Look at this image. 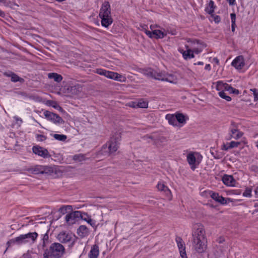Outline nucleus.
Masks as SVG:
<instances>
[{
	"mask_svg": "<svg viewBox=\"0 0 258 258\" xmlns=\"http://www.w3.org/2000/svg\"><path fill=\"white\" fill-rule=\"evenodd\" d=\"M49 243V236L48 234L47 233H45L43 237L42 238V247L44 250L45 249L44 248L46 247L47 245Z\"/></svg>",
	"mask_w": 258,
	"mask_h": 258,
	"instance_id": "f704fd0d",
	"label": "nucleus"
},
{
	"mask_svg": "<svg viewBox=\"0 0 258 258\" xmlns=\"http://www.w3.org/2000/svg\"><path fill=\"white\" fill-rule=\"evenodd\" d=\"M216 6L214 5V2L212 0H210L208 4V6L206 8L205 11L209 14H212L214 13Z\"/></svg>",
	"mask_w": 258,
	"mask_h": 258,
	"instance_id": "c85d7f7f",
	"label": "nucleus"
},
{
	"mask_svg": "<svg viewBox=\"0 0 258 258\" xmlns=\"http://www.w3.org/2000/svg\"><path fill=\"white\" fill-rule=\"evenodd\" d=\"M9 3V0H0V5L3 4L4 6H8Z\"/></svg>",
	"mask_w": 258,
	"mask_h": 258,
	"instance_id": "de8ad7c7",
	"label": "nucleus"
},
{
	"mask_svg": "<svg viewBox=\"0 0 258 258\" xmlns=\"http://www.w3.org/2000/svg\"><path fill=\"white\" fill-rule=\"evenodd\" d=\"M251 189L250 188H246L243 193V196L246 197H250L251 196Z\"/></svg>",
	"mask_w": 258,
	"mask_h": 258,
	"instance_id": "37998d69",
	"label": "nucleus"
},
{
	"mask_svg": "<svg viewBox=\"0 0 258 258\" xmlns=\"http://www.w3.org/2000/svg\"><path fill=\"white\" fill-rule=\"evenodd\" d=\"M36 138L37 141L43 142L46 140L47 137L42 135L37 134L36 135Z\"/></svg>",
	"mask_w": 258,
	"mask_h": 258,
	"instance_id": "ea45409f",
	"label": "nucleus"
},
{
	"mask_svg": "<svg viewBox=\"0 0 258 258\" xmlns=\"http://www.w3.org/2000/svg\"><path fill=\"white\" fill-rule=\"evenodd\" d=\"M95 72L100 75L104 76L108 78L110 71L102 69H97L96 70Z\"/></svg>",
	"mask_w": 258,
	"mask_h": 258,
	"instance_id": "72a5a7b5",
	"label": "nucleus"
},
{
	"mask_svg": "<svg viewBox=\"0 0 258 258\" xmlns=\"http://www.w3.org/2000/svg\"><path fill=\"white\" fill-rule=\"evenodd\" d=\"M224 91V90H222L218 93L219 96L222 98L225 99L227 101H231V98L230 96L226 95Z\"/></svg>",
	"mask_w": 258,
	"mask_h": 258,
	"instance_id": "e433bc0d",
	"label": "nucleus"
},
{
	"mask_svg": "<svg viewBox=\"0 0 258 258\" xmlns=\"http://www.w3.org/2000/svg\"><path fill=\"white\" fill-rule=\"evenodd\" d=\"M101 19V24L103 27H108L112 23L111 17L100 18Z\"/></svg>",
	"mask_w": 258,
	"mask_h": 258,
	"instance_id": "cd10ccee",
	"label": "nucleus"
},
{
	"mask_svg": "<svg viewBox=\"0 0 258 258\" xmlns=\"http://www.w3.org/2000/svg\"><path fill=\"white\" fill-rule=\"evenodd\" d=\"M216 89L218 91L224 89L225 91H229L230 93H233L237 95L239 94V93L238 90L233 88L228 84L226 83H223L220 81H218L217 82Z\"/></svg>",
	"mask_w": 258,
	"mask_h": 258,
	"instance_id": "1a4fd4ad",
	"label": "nucleus"
},
{
	"mask_svg": "<svg viewBox=\"0 0 258 258\" xmlns=\"http://www.w3.org/2000/svg\"><path fill=\"white\" fill-rule=\"evenodd\" d=\"M148 103L143 100H140L138 102L137 106L140 108H146L148 107Z\"/></svg>",
	"mask_w": 258,
	"mask_h": 258,
	"instance_id": "58836bf2",
	"label": "nucleus"
},
{
	"mask_svg": "<svg viewBox=\"0 0 258 258\" xmlns=\"http://www.w3.org/2000/svg\"><path fill=\"white\" fill-rule=\"evenodd\" d=\"M120 138V134L116 133L111 138L110 141L107 143L109 154H113L117 150L119 147Z\"/></svg>",
	"mask_w": 258,
	"mask_h": 258,
	"instance_id": "20e7f679",
	"label": "nucleus"
},
{
	"mask_svg": "<svg viewBox=\"0 0 258 258\" xmlns=\"http://www.w3.org/2000/svg\"><path fill=\"white\" fill-rule=\"evenodd\" d=\"M11 241L19 245L27 242L24 234L20 235L19 236L12 239Z\"/></svg>",
	"mask_w": 258,
	"mask_h": 258,
	"instance_id": "b1692460",
	"label": "nucleus"
},
{
	"mask_svg": "<svg viewBox=\"0 0 258 258\" xmlns=\"http://www.w3.org/2000/svg\"><path fill=\"white\" fill-rule=\"evenodd\" d=\"M143 73L148 77L155 80L166 81L171 83H176L177 80L176 77L173 74L158 71L151 68L144 70Z\"/></svg>",
	"mask_w": 258,
	"mask_h": 258,
	"instance_id": "f257e3e1",
	"label": "nucleus"
},
{
	"mask_svg": "<svg viewBox=\"0 0 258 258\" xmlns=\"http://www.w3.org/2000/svg\"><path fill=\"white\" fill-rule=\"evenodd\" d=\"M158 27H159V26L157 25H152L150 26V28L152 30V31L154 30L155 28Z\"/></svg>",
	"mask_w": 258,
	"mask_h": 258,
	"instance_id": "6e6d98bb",
	"label": "nucleus"
},
{
	"mask_svg": "<svg viewBox=\"0 0 258 258\" xmlns=\"http://www.w3.org/2000/svg\"><path fill=\"white\" fill-rule=\"evenodd\" d=\"M48 77L50 79H53L57 83L60 82L62 80V77L55 73H50L48 74Z\"/></svg>",
	"mask_w": 258,
	"mask_h": 258,
	"instance_id": "5701e85b",
	"label": "nucleus"
},
{
	"mask_svg": "<svg viewBox=\"0 0 258 258\" xmlns=\"http://www.w3.org/2000/svg\"><path fill=\"white\" fill-rule=\"evenodd\" d=\"M213 61L215 62L217 64L219 63V60L217 57H214L213 58Z\"/></svg>",
	"mask_w": 258,
	"mask_h": 258,
	"instance_id": "0e129e2a",
	"label": "nucleus"
},
{
	"mask_svg": "<svg viewBox=\"0 0 258 258\" xmlns=\"http://www.w3.org/2000/svg\"><path fill=\"white\" fill-rule=\"evenodd\" d=\"M82 212L81 211H76L72 212L66 216V221L69 225L73 224L82 216Z\"/></svg>",
	"mask_w": 258,
	"mask_h": 258,
	"instance_id": "0eeeda50",
	"label": "nucleus"
},
{
	"mask_svg": "<svg viewBox=\"0 0 258 258\" xmlns=\"http://www.w3.org/2000/svg\"><path fill=\"white\" fill-rule=\"evenodd\" d=\"M229 149H231V148L229 147V144H224L222 147V149L223 150H228Z\"/></svg>",
	"mask_w": 258,
	"mask_h": 258,
	"instance_id": "603ef678",
	"label": "nucleus"
},
{
	"mask_svg": "<svg viewBox=\"0 0 258 258\" xmlns=\"http://www.w3.org/2000/svg\"><path fill=\"white\" fill-rule=\"evenodd\" d=\"M210 15L211 17L213 18L214 21L216 23L218 24L221 21V18L219 16L215 15L213 14V13Z\"/></svg>",
	"mask_w": 258,
	"mask_h": 258,
	"instance_id": "79ce46f5",
	"label": "nucleus"
},
{
	"mask_svg": "<svg viewBox=\"0 0 258 258\" xmlns=\"http://www.w3.org/2000/svg\"><path fill=\"white\" fill-rule=\"evenodd\" d=\"M230 6H234L236 4L235 0H226Z\"/></svg>",
	"mask_w": 258,
	"mask_h": 258,
	"instance_id": "3c124183",
	"label": "nucleus"
},
{
	"mask_svg": "<svg viewBox=\"0 0 258 258\" xmlns=\"http://www.w3.org/2000/svg\"><path fill=\"white\" fill-rule=\"evenodd\" d=\"M28 171L31 173L38 174H43L45 172V168L43 166L37 165L33 168L28 169Z\"/></svg>",
	"mask_w": 258,
	"mask_h": 258,
	"instance_id": "aec40b11",
	"label": "nucleus"
},
{
	"mask_svg": "<svg viewBox=\"0 0 258 258\" xmlns=\"http://www.w3.org/2000/svg\"><path fill=\"white\" fill-rule=\"evenodd\" d=\"M202 51V48H194L191 50V52H194L196 54H198Z\"/></svg>",
	"mask_w": 258,
	"mask_h": 258,
	"instance_id": "8fccbe9b",
	"label": "nucleus"
},
{
	"mask_svg": "<svg viewBox=\"0 0 258 258\" xmlns=\"http://www.w3.org/2000/svg\"><path fill=\"white\" fill-rule=\"evenodd\" d=\"M166 36V33L160 30H153V38L161 39Z\"/></svg>",
	"mask_w": 258,
	"mask_h": 258,
	"instance_id": "c756f323",
	"label": "nucleus"
},
{
	"mask_svg": "<svg viewBox=\"0 0 258 258\" xmlns=\"http://www.w3.org/2000/svg\"><path fill=\"white\" fill-rule=\"evenodd\" d=\"M200 41L199 40H194V44L197 43V44H200Z\"/></svg>",
	"mask_w": 258,
	"mask_h": 258,
	"instance_id": "774afa93",
	"label": "nucleus"
},
{
	"mask_svg": "<svg viewBox=\"0 0 258 258\" xmlns=\"http://www.w3.org/2000/svg\"><path fill=\"white\" fill-rule=\"evenodd\" d=\"M14 118H15V119L16 121H20L21 122H22V119H21V118H19V117H18V116H15V117H14Z\"/></svg>",
	"mask_w": 258,
	"mask_h": 258,
	"instance_id": "052dcab7",
	"label": "nucleus"
},
{
	"mask_svg": "<svg viewBox=\"0 0 258 258\" xmlns=\"http://www.w3.org/2000/svg\"><path fill=\"white\" fill-rule=\"evenodd\" d=\"M99 253V246L96 245H93L91 248L89 253V258H97Z\"/></svg>",
	"mask_w": 258,
	"mask_h": 258,
	"instance_id": "6ab92c4d",
	"label": "nucleus"
},
{
	"mask_svg": "<svg viewBox=\"0 0 258 258\" xmlns=\"http://www.w3.org/2000/svg\"><path fill=\"white\" fill-rule=\"evenodd\" d=\"M80 218L82 220L86 221L88 223H89L92 227H94V226H95L96 222L94 220H93L91 218V217L88 214H87V213H84V212H83V213L82 212V216L80 217Z\"/></svg>",
	"mask_w": 258,
	"mask_h": 258,
	"instance_id": "412c9836",
	"label": "nucleus"
},
{
	"mask_svg": "<svg viewBox=\"0 0 258 258\" xmlns=\"http://www.w3.org/2000/svg\"><path fill=\"white\" fill-rule=\"evenodd\" d=\"M230 139L231 138L237 140L243 136V133L237 129H231L230 133Z\"/></svg>",
	"mask_w": 258,
	"mask_h": 258,
	"instance_id": "4be33fe9",
	"label": "nucleus"
},
{
	"mask_svg": "<svg viewBox=\"0 0 258 258\" xmlns=\"http://www.w3.org/2000/svg\"><path fill=\"white\" fill-rule=\"evenodd\" d=\"M230 17L231 19V24H235L236 22V14L235 13H232L230 14Z\"/></svg>",
	"mask_w": 258,
	"mask_h": 258,
	"instance_id": "a18cd8bd",
	"label": "nucleus"
},
{
	"mask_svg": "<svg viewBox=\"0 0 258 258\" xmlns=\"http://www.w3.org/2000/svg\"><path fill=\"white\" fill-rule=\"evenodd\" d=\"M52 257L50 256L49 254L47 253V252L44 250L43 253V258H52Z\"/></svg>",
	"mask_w": 258,
	"mask_h": 258,
	"instance_id": "5fc2aeb1",
	"label": "nucleus"
},
{
	"mask_svg": "<svg viewBox=\"0 0 258 258\" xmlns=\"http://www.w3.org/2000/svg\"><path fill=\"white\" fill-rule=\"evenodd\" d=\"M194 52H190L189 53V59H190V58H194L195 57V55L194 54Z\"/></svg>",
	"mask_w": 258,
	"mask_h": 258,
	"instance_id": "680f3d73",
	"label": "nucleus"
},
{
	"mask_svg": "<svg viewBox=\"0 0 258 258\" xmlns=\"http://www.w3.org/2000/svg\"><path fill=\"white\" fill-rule=\"evenodd\" d=\"M236 24H231V30L233 32L235 31V28H236Z\"/></svg>",
	"mask_w": 258,
	"mask_h": 258,
	"instance_id": "bf43d9fd",
	"label": "nucleus"
},
{
	"mask_svg": "<svg viewBox=\"0 0 258 258\" xmlns=\"http://www.w3.org/2000/svg\"><path fill=\"white\" fill-rule=\"evenodd\" d=\"M146 34L150 38H153V30L152 31L145 30Z\"/></svg>",
	"mask_w": 258,
	"mask_h": 258,
	"instance_id": "09e8293b",
	"label": "nucleus"
},
{
	"mask_svg": "<svg viewBox=\"0 0 258 258\" xmlns=\"http://www.w3.org/2000/svg\"><path fill=\"white\" fill-rule=\"evenodd\" d=\"M194 64H195V65H203L204 62L202 61H198L197 63H195Z\"/></svg>",
	"mask_w": 258,
	"mask_h": 258,
	"instance_id": "e2e57ef3",
	"label": "nucleus"
},
{
	"mask_svg": "<svg viewBox=\"0 0 258 258\" xmlns=\"http://www.w3.org/2000/svg\"><path fill=\"white\" fill-rule=\"evenodd\" d=\"M232 66L236 69L241 70L245 65L244 57L242 55L237 56L232 62Z\"/></svg>",
	"mask_w": 258,
	"mask_h": 258,
	"instance_id": "4468645a",
	"label": "nucleus"
},
{
	"mask_svg": "<svg viewBox=\"0 0 258 258\" xmlns=\"http://www.w3.org/2000/svg\"><path fill=\"white\" fill-rule=\"evenodd\" d=\"M157 187L159 190L164 191L167 196L171 194L170 189L162 182H159Z\"/></svg>",
	"mask_w": 258,
	"mask_h": 258,
	"instance_id": "a878e982",
	"label": "nucleus"
},
{
	"mask_svg": "<svg viewBox=\"0 0 258 258\" xmlns=\"http://www.w3.org/2000/svg\"><path fill=\"white\" fill-rule=\"evenodd\" d=\"M205 69L206 70L210 71L211 70V66L210 64H207L205 66Z\"/></svg>",
	"mask_w": 258,
	"mask_h": 258,
	"instance_id": "4d7b16f0",
	"label": "nucleus"
},
{
	"mask_svg": "<svg viewBox=\"0 0 258 258\" xmlns=\"http://www.w3.org/2000/svg\"><path fill=\"white\" fill-rule=\"evenodd\" d=\"M165 118L168 120L169 123L173 126H177V122L176 121V118L175 115L173 114H167L166 115Z\"/></svg>",
	"mask_w": 258,
	"mask_h": 258,
	"instance_id": "393cba45",
	"label": "nucleus"
},
{
	"mask_svg": "<svg viewBox=\"0 0 258 258\" xmlns=\"http://www.w3.org/2000/svg\"><path fill=\"white\" fill-rule=\"evenodd\" d=\"M53 258H61L66 253L64 246L59 242H54L52 243L48 248L44 249Z\"/></svg>",
	"mask_w": 258,
	"mask_h": 258,
	"instance_id": "f03ea898",
	"label": "nucleus"
},
{
	"mask_svg": "<svg viewBox=\"0 0 258 258\" xmlns=\"http://www.w3.org/2000/svg\"><path fill=\"white\" fill-rule=\"evenodd\" d=\"M54 104L52 105V107L58 109L59 106L56 102H53Z\"/></svg>",
	"mask_w": 258,
	"mask_h": 258,
	"instance_id": "13d9d810",
	"label": "nucleus"
},
{
	"mask_svg": "<svg viewBox=\"0 0 258 258\" xmlns=\"http://www.w3.org/2000/svg\"><path fill=\"white\" fill-rule=\"evenodd\" d=\"M53 137L57 140L64 141L67 139V136L64 135L54 134Z\"/></svg>",
	"mask_w": 258,
	"mask_h": 258,
	"instance_id": "4c0bfd02",
	"label": "nucleus"
},
{
	"mask_svg": "<svg viewBox=\"0 0 258 258\" xmlns=\"http://www.w3.org/2000/svg\"><path fill=\"white\" fill-rule=\"evenodd\" d=\"M5 15V13L0 10V16L4 17Z\"/></svg>",
	"mask_w": 258,
	"mask_h": 258,
	"instance_id": "69168bd1",
	"label": "nucleus"
},
{
	"mask_svg": "<svg viewBox=\"0 0 258 258\" xmlns=\"http://www.w3.org/2000/svg\"><path fill=\"white\" fill-rule=\"evenodd\" d=\"M108 78L119 81L120 82H125L126 80L124 76L111 71H110Z\"/></svg>",
	"mask_w": 258,
	"mask_h": 258,
	"instance_id": "dca6fc26",
	"label": "nucleus"
},
{
	"mask_svg": "<svg viewBox=\"0 0 258 258\" xmlns=\"http://www.w3.org/2000/svg\"><path fill=\"white\" fill-rule=\"evenodd\" d=\"M11 81L14 82H17L20 81L22 79L15 74H12L11 75Z\"/></svg>",
	"mask_w": 258,
	"mask_h": 258,
	"instance_id": "a19ab883",
	"label": "nucleus"
},
{
	"mask_svg": "<svg viewBox=\"0 0 258 258\" xmlns=\"http://www.w3.org/2000/svg\"><path fill=\"white\" fill-rule=\"evenodd\" d=\"M205 235V231L202 224L197 223L194 225L192 232V239H206Z\"/></svg>",
	"mask_w": 258,
	"mask_h": 258,
	"instance_id": "39448f33",
	"label": "nucleus"
},
{
	"mask_svg": "<svg viewBox=\"0 0 258 258\" xmlns=\"http://www.w3.org/2000/svg\"><path fill=\"white\" fill-rule=\"evenodd\" d=\"M25 239L27 242H29L30 240L34 242L36 239L38 234L36 232L28 233L27 234H24Z\"/></svg>",
	"mask_w": 258,
	"mask_h": 258,
	"instance_id": "bb28decb",
	"label": "nucleus"
},
{
	"mask_svg": "<svg viewBox=\"0 0 258 258\" xmlns=\"http://www.w3.org/2000/svg\"><path fill=\"white\" fill-rule=\"evenodd\" d=\"M73 159L76 162H82L85 161L86 158L84 155L78 154L74 156Z\"/></svg>",
	"mask_w": 258,
	"mask_h": 258,
	"instance_id": "c9c22d12",
	"label": "nucleus"
},
{
	"mask_svg": "<svg viewBox=\"0 0 258 258\" xmlns=\"http://www.w3.org/2000/svg\"><path fill=\"white\" fill-rule=\"evenodd\" d=\"M255 195L258 197V187H257L254 190Z\"/></svg>",
	"mask_w": 258,
	"mask_h": 258,
	"instance_id": "338daca9",
	"label": "nucleus"
},
{
	"mask_svg": "<svg viewBox=\"0 0 258 258\" xmlns=\"http://www.w3.org/2000/svg\"><path fill=\"white\" fill-rule=\"evenodd\" d=\"M205 242L206 239H192L193 247L198 253H202L205 251L207 247Z\"/></svg>",
	"mask_w": 258,
	"mask_h": 258,
	"instance_id": "423d86ee",
	"label": "nucleus"
},
{
	"mask_svg": "<svg viewBox=\"0 0 258 258\" xmlns=\"http://www.w3.org/2000/svg\"><path fill=\"white\" fill-rule=\"evenodd\" d=\"M253 92V95H254V100H258V90H257L256 89H254L253 90H251Z\"/></svg>",
	"mask_w": 258,
	"mask_h": 258,
	"instance_id": "49530a36",
	"label": "nucleus"
},
{
	"mask_svg": "<svg viewBox=\"0 0 258 258\" xmlns=\"http://www.w3.org/2000/svg\"><path fill=\"white\" fill-rule=\"evenodd\" d=\"M240 145L239 142L232 141L229 143V147L231 148L237 147Z\"/></svg>",
	"mask_w": 258,
	"mask_h": 258,
	"instance_id": "c03bdc74",
	"label": "nucleus"
},
{
	"mask_svg": "<svg viewBox=\"0 0 258 258\" xmlns=\"http://www.w3.org/2000/svg\"><path fill=\"white\" fill-rule=\"evenodd\" d=\"M210 195L211 197L215 201L220 203L222 205H226L227 204L228 202H231L230 199L229 198H225L222 196H221L219 195L218 193L213 192L212 191H210Z\"/></svg>",
	"mask_w": 258,
	"mask_h": 258,
	"instance_id": "ddd939ff",
	"label": "nucleus"
},
{
	"mask_svg": "<svg viewBox=\"0 0 258 258\" xmlns=\"http://www.w3.org/2000/svg\"><path fill=\"white\" fill-rule=\"evenodd\" d=\"M177 122L184 124L186 122L185 116L182 113H177L175 115Z\"/></svg>",
	"mask_w": 258,
	"mask_h": 258,
	"instance_id": "2f4dec72",
	"label": "nucleus"
},
{
	"mask_svg": "<svg viewBox=\"0 0 258 258\" xmlns=\"http://www.w3.org/2000/svg\"><path fill=\"white\" fill-rule=\"evenodd\" d=\"M185 47L186 48V51L181 49H179V51L182 54L183 57L185 59H189V53L190 52H191V49L188 48V46L187 45H186Z\"/></svg>",
	"mask_w": 258,
	"mask_h": 258,
	"instance_id": "7c9ffc66",
	"label": "nucleus"
},
{
	"mask_svg": "<svg viewBox=\"0 0 258 258\" xmlns=\"http://www.w3.org/2000/svg\"><path fill=\"white\" fill-rule=\"evenodd\" d=\"M175 241L177 244L180 255L182 258H187L185 251V245L182 239L179 236H177L175 238Z\"/></svg>",
	"mask_w": 258,
	"mask_h": 258,
	"instance_id": "f8f14e48",
	"label": "nucleus"
},
{
	"mask_svg": "<svg viewBox=\"0 0 258 258\" xmlns=\"http://www.w3.org/2000/svg\"><path fill=\"white\" fill-rule=\"evenodd\" d=\"M32 151L35 154L43 158H49L51 156L46 149L39 146H33L32 148Z\"/></svg>",
	"mask_w": 258,
	"mask_h": 258,
	"instance_id": "9d476101",
	"label": "nucleus"
},
{
	"mask_svg": "<svg viewBox=\"0 0 258 258\" xmlns=\"http://www.w3.org/2000/svg\"><path fill=\"white\" fill-rule=\"evenodd\" d=\"M77 233L81 238L87 236L90 234V230L85 225H81L77 229Z\"/></svg>",
	"mask_w": 258,
	"mask_h": 258,
	"instance_id": "a211bd4d",
	"label": "nucleus"
},
{
	"mask_svg": "<svg viewBox=\"0 0 258 258\" xmlns=\"http://www.w3.org/2000/svg\"><path fill=\"white\" fill-rule=\"evenodd\" d=\"M211 153L213 155V157H214V158H215V159H219L221 158V157H222L221 155H220L218 153H216V154H214V153L213 152H212Z\"/></svg>",
	"mask_w": 258,
	"mask_h": 258,
	"instance_id": "864d4df0",
	"label": "nucleus"
},
{
	"mask_svg": "<svg viewBox=\"0 0 258 258\" xmlns=\"http://www.w3.org/2000/svg\"><path fill=\"white\" fill-rule=\"evenodd\" d=\"M72 206L70 205L63 206L59 209V212L63 215L66 214L67 213V211H72Z\"/></svg>",
	"mask_w": 258,
	"mask_h": 258,
	"instance_id": "473e14b6",
	"label": "nucleus"
},
{
	"mask_svg": "<svg viewBox=\"0 0 258 258\" xmlns=\"http://www.w3.org/2000/svg\"><path fill=\"white\" fill-rule=\"evenodd\" d=\"M187 161L191 166V169L193 170L196 169L197 166L200 163V162L196 159L194 153H190L187 154Z\"/></svg>",
	"mask_w": 258,
	"mask_h": 258,
	"instance_id": "2eb2a0df",
	"label": "nucleus"
},
{
	"mask_svg": "<svg viewBox=\"0 0 258 258\" xmlns=\"http://www.w3.org/2000/svg\"><path fill=\"white\" fill-rule=\"evenodd\" d=\"M44 115L49 120L55 124H61L64 123L62 118L56 113H54L49 111L44 112Z\"/></svg>",
	"mask_w": 258,
	"mask_h": 258,
	"instance_id": "6e6552de",
	"label": "nucleus"
},
{
	"mask_svg": "<svg viewBox=\"0 0 258 258\" xmlns=\"http://www.w3.org/2000/svg\"><path fill=\"white\" fill-rule=\"evenodd\" d=\"M110 16H111L110 4L108 2H105L101 8L99 17L100 18H104Z\"/></svg>",
	"mask_w": 258,
	"mask_h": 258,
	"instance_id": "9b49d317",
	"label": "nucleus"
},
{
	"mask_svg": "<svg viewBox=\"0 0 258 258\" xmlns=\"http://www.w3.org/2000/svg\"><path fill=\"white\" fill-rule=\"evenodd\" d=\"M222 181L225 185L229 186H234L236 183V180L232 175H224L222 177Z\"/></svg>",
	"mask_w": 258,
	"mask_h": 258,
	"instance_id": "f3484780",
	"label": "nucleus"
},
{
	"mask_svg": "<svg viewBox=\"0 0 258 258\" xmlns=\"http://www.w3.org/2000/svg\"><path fill=\"white\" fill-rule=\"evenodd\" d=\"M77 237L72 233L61 231L56 236V239L61 244H67L70 247H73L77 241Z\"/></svg>",
	"mask_w": 258,
	"mask_h": 258,
	"instance_id": "7ed1b4c3",
	"label": "nucleus"
}]
</instances>
